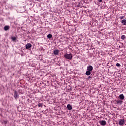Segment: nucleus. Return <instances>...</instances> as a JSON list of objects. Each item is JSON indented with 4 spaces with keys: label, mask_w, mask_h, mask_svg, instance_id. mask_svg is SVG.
I'll return each mask as SVG.
<instances>
[{
    "label": "nucleus",
    "mask_w": 126,
    "mask_h": 126,
    "mask_svg": "<svg viewBox=\"0 0 126 126\" xmlns=\"http://www.w3.org/2000/svg\"><path fill=\"white\" fill-rule=\"evenodd\" d=\"M64 58L67 59V60H72V54L71 53L67 54L66 53L64 55Z\"/></svg>",
    "instance_id": "f257e3e1"
},
{
    "label": "nucleus",
    "mask_w": 126,
    "mask_h": 126,
    "mask_svg": "<svg viewBox=\"0 0 126 126\" xmlns=\"http://www.w3.org/2000/svg\"><path fill=\"white\" fill-rule=\"evenodd\" d=\"M119 125V126H123L125 125V119H120Z\"/></svg>",
    "instance_id": "f03ea898"
},
{
    "label": "nucleus",
    "mask_w": 126,
    "mask_h": 126,
    "mask_svg": "<svg viewBox=\"0 0 126 126\" xmlns=\"http://www.w3.org/2000/svg\"><path fill=\"white\" fill-rule=\"evenodd\" d=\"M53 54L55 56H58V55H59V54H60V50H59L58 49H55L53 51Z\"/></svg>",
    "instance_id": "7ed1b4c3"
},
{
    "label": "nucleus",
    "mask_w": 126,
    "mask_h": 126,
    "mask_svg": "<svg viewBox=\"0 0 126 126\" xmlns=\"http://www.w3.org/2000/svg\"><path fill=\"white\" fill-rule=\"evenodd\" d=\"M32 47V44H31V43H27L26 45V48L27 50H29V49H30V48H31Z\"/></svg>",
    "instance_id": "20e7f679"
},
{
    "label": "nucleus",
    "mask_w": 126,
    "mask_h": 126,
    "mask_svg": "<svg viewBox=\"0 0 126 126\" xmlns=\"http://www.w3.org/2000/svg\"><path fill=\"white\" fill-rule=\"evenodd\" d=\"M87 70L89 71H92L93 70V66L89 65L87 66Z\"/></svg>",
    "instance_id": "39448f33"
},
{
    "label": "nucleus",
    "mask_w": 126,
    "mask_h": 126,
    "mask_svg": "<svg viewBox=\"0 0 126 126\" xmlns=\"http://www.w3.org/2000/svg\"><path fill=\"white\" fill-rule=\"evenodd\" d=\"M99 124L100 125H101V126H106V125H107V123L105 120H102L101 121H100Z\"/></svg>",
    "instance_id": "423d86ee"
},
{
    "label": "nucleus",
    "mask_w": 126,
    "mask_h": 126,
    "mask_svg": "<svg viewBox=\"0 0 126 126\" xmlns=\"http://www.w3.org/2000/svg\"><path fill=\"white\" fill-rule=\"evenodd\" d=\"M119 97L120 100H121L122 101H123V100H125V95H124V94H120Z\"/></svg>",
    "instance_id": "0eeeda50"
},
{
    "label": "nucleus",
    "mask_w": 126,
    "mask_h": 126,
    "mask_svg": "<svg viewBox=\"0 0 126 126\" xmlns=\"http://www.w3.org/2000/svg\"><path fill=\"white\" fill-rule=\"evenodd\" d=\"M14 97L15 99H17L18 97V94L16 91H14Z\"/></svg>",
    "instance_id": "6e6552de"
},
{
    "label": "nucleus",
    "mask_w": 126,
    "mask_h": 126,
    "mask_svg": "<svg viewBox=\"0 0 126 126\" xmlns=\"http://www.w3.org/2000/svg\"><path fill=\"white\" fill-rule=\"evenodd\" d=\"M123 102L124 101H123V100H122L121 99L120 100H118L116 101V104L117 105H122L123 104Z\"/></svg>",
    "instance_id": "1a4fd4ad"
},
{
    "label": "nucleus",
    "mask_w": 126,
    "mask_h": 126,
    "mask_svg": "<svg viewBox=\"0 0 126 126\" xmlns=\"http://www.w3.org/2000/svg\"><path fill=\"white\" fill-rule=\"evenodd\" d=\"M67 108L68 110H72V106H71L70 104H67Z\"/></svg>",
    "instance_id": "9d476101"
},
{
    "label": "nucleus",
    "mask_w": 126,
    "mask_h": 126,
    "mask_svg": "<svg viewBox=\"0 0 126 126\" xmlns=\"http://www.w3.org/2000/svg\"><path fill=\"white\" fill-rule=\"evenodd\" d=\"M9 28H10L9 26H5L4 27V30L5 31H7V30H9Z\"/></svg>",
    "instance_id": "9b49d317"
},
{
    "label": "nucleus",
    "mask_w": 126,
    "mask_h": 126,
    "mask_svg": "<svg viewBox=\"0 0 126 126\" xmlns=\"http://www.w3.org/2000/svg\"><path fill=\"white\" fill-rule=\"evenodd\" d=\"M121 23H122L123 25H126V20L124 19L121 21Z\"/></svg>",
    "instance_id": "f8f14e48"
},
{
    "label": "nucleus",
    "mask_w": 126,
    "mask_h": 126,
    "mask_svg": "<svg viewBox=\"0 0 126 126\" xmlns=\"http://www.w3.org/2000/svg\"><path fill=\"white\" fill-rule=\"evenodd\" d=\"M86 74L88 76L90 75V74H91V72L87 70V71L86 72Z\"/></svg>",
    "instance_id": "ddd939ff"
},
{
    "label": "nucleus",
    "mask_w": 126,
    "mask_h": 126,
    "mask_svg": "<svg viewBox=\"0 0 126 126\" xmlns=\"http://www.w3.org/2000/svg\"><path fill=\"white\" fill-rule=\"evenodd\" d=\"M11 39L12 41H13V42H15V41H16V39H17L15 36L11 37Z\"/></svg>",
    "instance_id": "4468645a"
},
{
    "label": "nucleus",
    "mask_w": 126,
    "mask_h": 126,
    "mask_svg": "<svg viewBox=\"0 0 126 126\" xmlns=\"http://www.w3.org/2000/svg\"><path fill=\"white\" fill-rule=\"evenodd\" d=\"M121 38L122 39V40H126V35H122L121 37Z\"/></svg>",
    "instance_id": "2eb2a0df"
},
{
    "label": "nucleus",
    "mask_w": 126,
    "mask_h": 126,
    "mask_svg": "<svg viewBox=\"0 0 126 126\" xmlns=\"http://www.w3.org/2000/svg\"><path fill=\"white\" fill-rule=\"evenodd\" d=\"M52 37H53V35L51 34H48L47 35V38H48V39H51Z\"/></svg>",
    "instance_id": "dca6fc26"
},
{
    "label": "nucleus",
    "mask_w": 126,
    "mask_h": 126,
    "mask_svg": "<svg viewBox=\"0 0 126 126\" xmlns=\"http://www.w3.org/2000/svg\"><path fill=\"white\" fill-rule=\"evenodd\" d=\"M2 124H4V125H6V124H7V121H3L2 122Z\"/></svg>",
    "instance_id": "f3484780"
},
{
    "label": "nucleus",
    "mask_w": 126,
    "mask_h": 126,
    "mask_svg": "<svg viewBox=\"0 0 126 126\" xmlns=\"http://www.w3.org/2000/svg\"><path fill=\"white\" fill-rule=\"evenodd\" d=\"M38 107H43V104H42V103H39L38 104Z\"/></svg>",
    "instance_id": "a211bd4d"
},
{
    "label": "nucleus",
    "mask_w": 126,
    "mask_h": 126,
    "mask_svg": "<svg viewBox=\"0 0 126 126\" xmlns=\"http://www.w3.org/2000/svg\"><path fill=\"white\" fill-rule=\"evenodd\" d=\"M119 18L120 19H124V18H125V16H120Z\"/></svg>",
    "instance_id": "6ab92c4d"
},
{
    "label": "nucleus",
    "mask_w": 126,
    "mask_h": 126,
    "mask_svg": "<svg viewBox=\"0 0 126 126\" xmlns=\"http://www.w3.org/2000/svg\"><path fill=\"white\" fill-rule=\"evenodd\" d=\"M116 66H119V67L121 66V64L119 63H116Z\"/></svg>",
    "instance_id": "aec40b11"
},
{
    "label": "nucleus",
    "mask_w": 126,
    "mask_h": 126,
    "mask_svg": "<svg viewBox=\"0 0 126 126\" xmlns=\"http://www.w3.org/2000/svg\"><path fill=\"white\" fill-rule=\"evenodd\" d=\"M99 2H102V0H99Z\"/></svg>",
    "instance_id": "412c9836"
},
{
    "label": "nucleus",
    "mask_w": 126,
    "mask_h": 126,
    "mask_svg": "<svg viewBox=\"0 0 126 126\" xmlns=\"http://www.w3.org/2000/svg\"><path fill=\"white\" fill-rule=\"evenodd\" d=\"M88 78H91V76H89L88 77Z\"/></svg>",
    "instance_id": "4be33fe9"
}]
</instances>
